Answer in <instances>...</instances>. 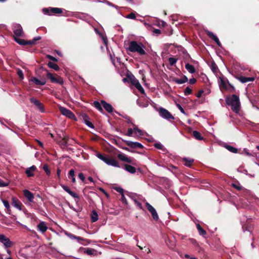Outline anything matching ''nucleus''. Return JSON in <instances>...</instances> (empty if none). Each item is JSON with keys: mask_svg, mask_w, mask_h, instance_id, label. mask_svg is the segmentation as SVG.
I'll return each mask as SVG.
<instances>
[{"mask_svg": "<svg viewBox=\"0 0 259 259\" xmlns=\"http://www.w3.org/2000/svg\"><path fill=\"white\" fill-rule=\"evenodd\" d=\"M43 169L46 172L47 175L50 176L51 174V172L49 169L48 166L47 164H45L43 166Z\"/></svg>", "mask_w": 259, "mask_h": 259, "instance_id": "nucleus-44", "label": "nucleus"}, {"mask_svg": "<svg viewBox=\"0 0 259 259\" xmlns=\"http://www.w3.org/2000/svg\"><path fill=\"white\" fill-rule=\"evenodd\" d=\"M88 116L86 115H85L84 116V123L88 126H89L91 128H94V126L93 124H92V122H91L90 121H89L88 120Z\"/></svg>", "mask_w": 259, "mask_h": 259, "instance_id": "nucleus-38", "label": "nucleus"}, {"mask_svg": "<svg viewBox=\"0 0 259 259\" xmlns=\"http://www.w3.org/2000/svg\"><path fill=\"white\" fill-rule=\"evenodd\" d=\"M43 12L45 14L51 15L52 14H60L62 12V10L58 8H52L50 9L45 8Z\"/></svg>", "mask_w": 259, "mask_h": 259, "instance_id": "nucleus-7", "label": "nucleus"}, {"mask_svg": "<svg viewBox=\"0 0 259 259\" xmlns=\"http://www.w3.org/2000/svg\"><path fill=\"white\" fill-rule=\"evenodd\" d=\"M84 252L85 253L87 254L88 255H90L95 256V255H97V251L95 249H93V248H86V249H85Z\"/></svg>", "mask_w": 259, "mask_h": 259, "instance_id": "nucleus-25", "label": "nucleus"}, {"mask_svg": "<svg viewBox=\"0 0 259 259\" xmlns=\"http://www.w3.org/2000/svg\"><path fill=\"white\" fill-rule=\"evenodd\" d=\"M196 227L200 235H205L206 234V231L202 229V228L199 224L196 225Z\"/></svg>", "mask_w": 259, "mask_h": 259, "instance_id": "nucleus-34", "label": "nucleus"}, {"mask_svg": "<svg viewBox=\"0 0 259 259\" xmlns=\"http://www.w3.org/2000/svg\"><path fill=\"white\" fill-rule=\"evenodd\" d=\"M183 160L185 162V165L188 167H190L194 161L193 159L187 158H184Z\"/></svg>", "mask_w": 259, "mask_h": 259, "instance_id": "nucleus-35", "label": "nucleus"}, {"mask_svg": "<svg viewBox=\"0 0 259 259\" xmlns=\"http://www.w3.org/2000/svg\"><path fill=\"white\" fill-rule=\"evenodd\" d=\"M225 147L229 151L234 153H237L238 151V150L236 148H235L232 146H230V145H227L225 146Z\"/></svg>", "mask_w": 259, "mask_h": 259, "instance_id": "nucleus-39", "label": "nucleus"}, {"mask_svg": "<svg viewBox=\"0 0 259 259\" xmlns=\"http://www.w3.org/2000/svg\"><path fill=\"white\" fill-rule=\"evenodd\" d=\"M146 207L147 209L150 211L151 212L155 208L148 202H146L145 203Z\"/></svg>", "mask_w": 259, "mask_h": 259, "instance_id": "nucleus-43", "label": "nucleus"}, {"mask_svg": "<svg viewBox=\"0 0 259 259\" xmlns=\"http://www.w3.org/2000/svg\"><path fill=\"white\" fill-rule=\"evenodd\" d=\"M133 134H134V127L133 128H129L127 130L126 135L131 137L133 136Z\"/></svg>", "mask_w": 259, "mask_h": 259, "instance_id": "nucleus-45", "label": "nucleus"}, {"mask_svg": "<svg viewBox=\"0 0 259 259\" xmlns=\"http://www.w3.org/2000/svg\"><path fill=\"white\" fill-rule=\"evenodd\" d=\"M48 65L50 68L54 69L55 70L57 71L59 69V67L57 64L51 62H49L48 63Z\"/></svg>", "mask_w": 259, "mask_h": 259, "instance_id": "nucleus-33", "label": "nucleus"}, {"mask_svg": "<svg viewBox=\"0 0 259 259\" xmlns=\"http://www.w3.org/2000/svg\"><path fill=\"white\" fill-rule=\"evenodd\" d=\"M36 170V167L35 165H32L27 168L25 170V173L27 177H30L34 175V172Z\"/></svg>", "mask_w": 259, "mask_h": 259, "instance_id": "nucleus-15", "label": "nucleus"}, {"mask_svg": "<svg viewBox=\"0 0 259 259\" xmlns=\"http://www.w3.org/2000/svg\"><path fill=\"white\" fill-rule=\"evenodd\" d=\"M138 105L142 108L147 107L148 106V103L147 102L141 101L140 100H137Z\"/></svg>", "mask_w": 259, "mask_h": 259, "instance_id": "nucleus-36", "label": "nucleus"}, {"mask_svg": "<svg viewBox=\"0 0 259 259\" xmlns=\"http://www.w3.org/2000/svg\"><path fill=\"white\" fill-rule=\"evenodd\" d=\"M96 156L101 160L102 161H104L105 163H107L108 159L109 158V156L107 155H102V154L100 153H98L96 154Z\"/></svg>", "mask_w": 259, "mask_h": 259, "instance_id": "nucleus-26", "label": "nucleus"}, {"mask_svg": "<svg viewBox=\"0 0 259 259\" xmlns=\"http://www.w3.org/2000/svg\"><path fill=\"white\" fill-rule=\"evenodd\" d=\"M207 34L210 38L213 39L219 46H221V44L217 35L213 34L212 32L208 31L207 32Z\"/></svg>", "mask_w": 259, "mask_h": 259, "instance_id": "nucleus-18", "label": "nucleus"}, {"mask_svg": "<svg viewBox=\"0 0 259 259\" xmlns=\"http://www.w3.org/2000/svg\"><path fill=\"white\" fill-rule=\"evenodd\" d=\"M3 203L6 208H7L8 209L10 208V204L7 200H3Z\"/></svg>", "mask_w": 259, "mask_h": 259, "instance_id": "nucleus-51", "label": "nucleus"}, {"mask_svg": "<svg viewBox=\"0 0 259 259\" xmlns=\"http://www.w3.org/2000/svg\"><path fill=\"white\" fill-rule=\"evenodd\" d=\"M17 74L20 78H21V79L23 78V73L22 71H21V70H18Z\"/></svg>", "mask_w": 259, "mask_h": 259, "instance_id": "nucleus-54", "label": "nucleus"}, {"mask_svg": "<svg viewBox=\"0 0 259 259\" xmlns=\"http://www.w3.org/2000/svg\"><path fill=\"white\" fill-rule=\"evenodd\" d=\"M0 242L4 244L5 248L11 247L13 245V242L4 234H0Z\"/></svg>", "mask_w": 259, "mask_h": 259, "instance_id": "nucleus-5", "label": "nucleus"}, {"mask_svg": "<svg viewBox=\"0 0 259 259\" xmlns=\"http://www.w3.org/2000/svg\"><path fill=\"white\" fill-rule=\"evenodd\" d=\"M193 136L194 137L198 140H203V137L201 136V134L198 132V131H194L193 132Z\"/></svg>", "mask_w": 259, "mask_h": 259, "instance_id": "nucleus-31", "label": "nucleus"}, {"mask_svg": "<svg viewBox=\"0 0 259 259\" xmlns=\"http://www.w3.org/2000/svg\"><path fill=\"white\" fill-rule=\"evenodd\" d=\"M46 57L47 58H48L49 59L52 60V61H53L54 62H57L58 61V59L55 57H54L53 56L50 55H47L46 56Z\"/></svg>", "mask_w": 259, "mask_h": 259, "instance_id": "nucleus-49", "label": "nucleus"}, {"mask_svg": "<svg viewBox=\"0 0 259 259\" xmlns=\"http://www.w3.org/2000/svg\"><path fill=\"white\" fill-rule=\"evenodd\" d=\"M13 32L15 37H20L23 35V29L22 26L18 24H15L13 28Z\"/></svg>", "mask_w": 259, "mask_h": 259, "instance_id": "nucleus-10", "label": "nucleus"}, {"mask_svg": "<svg viewBox=\"0 0 259 259\" xmlns=\"http://www.w3.org/2000/svg\"><path fill=\"white\" fill-rule=\"evenodd\" d=\"M8 185V183L4 182L3 181L0 180V187H6Z\"/></svg>", "mask_w": 259, "mask_h": 259, "instance_id": "nucleus-55", "label": "nucleus"}, {"mask_svg": "<svg viewBox=\"0 0 259 259\" xmlns=\"http://www.w3.org/2000/svg\"><path fill=\"white\" fill-rule=\"evenodd\" d=\"M47 77L50 79L51 81L54 83H57L60 84H62L63 83V78L61 77H56L53 74L51 73L48 72Z\"/></svg>", "mask_w": 259, "mask_h": 259, "instance_id": "nucleus-9", "label": "nucleus"}, {"mask_svg": "<svg viewBox=\"0 0 259 259\" xmlns=\"http://www.w3.org/2000/svg\"><path fill=\"white\" fill-rule=\"evenodd\" d=\"M61 187L63 189L67 192L69 195H70L72 197L75 199H79V196L75 192L72 191L68 186H66L64 185H61Z\"/></svg>", "mask_w": 259, "mask_h": 259, "instance_id": "nucleus-12", "label": "nucleus"}, {"mask_svg": "<svg viewBox=\"0 0 259 259\" xmlns=\"http://www.w3.org/2000/svg\"><path fill=\"white\" fill-rule=\"evenodd\" d=\"M68 139H69V138L68 137H64L63 138V139L62 140V145L66 146L67 145V142H68Z\"/></svg>", "mask_w": 259, "mask_h": 259, "instance_id": "nucleus-48", "label": "nucleus"}, {"mask_svg": "<svg viewBox=\"0 0 259 259\" xmlns=\"http://www.w3.org/2000/svg\"><path fill=\"white\" fill-rule=\"evenodd\" d=\"M117 157L121 161H125L133 164H136V160L128 157L124 154L120 153L117 155Z\"/></svg>", "mask_w": 259, "mask_h": 259, "instance_id": "nucleus-8", "label": "nucleus"}, {"mask_svg": "<svg viewBox=\"0 0 259 259\" xmlns=\"http://www.w3.org/2000/svg\"><path fill=\"white\" fill-rule=\"evenodd\" d=\"M115 190L119 193H121L122 194H123V190L122 188L120 187H117L115 188Z\"/></svg>", "mask_w": 259, "mask_h": 259, "instance_id": "nucleus-58", "label": "nucleus"}, {"mask_svg": "<svg viewBox=\"0 0 259 259\" xmlns=\"http://www.w3.org/2000/svg\"><path fill=\"white\" fill-rule=\"evenodd\" d=\"M91 219L92 222H96L98 220V214L96 211L93 210L92 212Z\"/></svg>", "mask_w": 259, "mask_h": 259, "instance_id": "nucleus-30", "label": "nucleus"}, {"mask_svg": "<svg viewBox=\"0 0 259 259\" xmlns=\"http://www.w3.org/2000/svg\"><path fill=\"white\" fill-rule=\"evenodd\" d=\"M134 135L135 136H141L143 135V132L136 126L134 127Z\"/></svg>", "mask_w": 259, "mask_h": 259, "instance_id": "nucleus-37", "label": "nucleus"}, {"mask_svg": "<svg viewBox=\"0 0 259 259\" xmlns=\"http://www.w3.org/2000/svg\"><path fill=\"white\" fill-rule=\"evenodd\" d=\"M37 227L38 230L42 233L46 232L48 229V227L44 222H41L38 225H37Z\"/></svg>", "mask_w": 259, "mask_h": 259, "instance_id": "nucleus-20", "label": "nucleus"}, {"mask_svg": "<svg viewBox=\"0 0 259 259\" xmlns=\"http://www.w3.org/2000/svg\"><path fill=\"white\" fill-rule=\"evenodd\" d=\"M124 169L131 174H135L136 171V169L133 166L129 164H124Z\"/></svg>", "mask_w": 259, "mask_h": 259, "instance_id": "nucleus-23", "label": "nucleus"}, {"mask_svg": "<svg viewBox=\"0 0 259 259\" xmlns=\"http://www.w3.org/2000/svg\"><path fill=\"white\" fill-rule=\"evenodd\" d=\"M37 142L40 147H43V144L42 142H41L39 140H37Z\"/></svg>", "mask_w": 259, "mask_h": 259, "instance_id": "nucleus-64", "label": "nucleus"}, {"mask_svg": "<svg viewBox=\"0 0 259 259\" xmlns=\"http://www.w3.org/2000/svg\"><path fill=\"white\" fill-rule=\"evenodd\" d=\"M125 18L127 19H136V15L134 13H131L128 15L126 16Z\"/></svg>", "mask_w": 259, "mask_h": 259, "instance_id": "nucleus-46", "label": "nucleus"}, {"mask_svg": "<svg viewBox=\"0 0 259 259\" xmlns=\"http://www.w3.org/2000/svg\"><path fill=\"white\" fill-rule=\"evenodd\" d=\"M226 103L231 107V109L236 113H239L240 109V102L238 96L232 95L226 99Z\"/></svg>", "mask_w": 259, "mask_h": 259, "instance_id": "nucleus-1", "label": "nucleus"}, {"mask_svg": "<svg viewBox=\"0 0 259 259\" xmlns=\"http://www.w3.org/2000/svg\"><path fill=\"white\" fill-rule=\"evenodd\" d=\"M153 219L155 221H157L159 219L158 215L157 213V211L155 209H154L152 211L150 212Z\"/></svg>", "mask_w": 259, "mask_h": 259, "instance_id": "nucleus-40", "label": "nucleus"}, {"mask_svg": "<svg viewBox=\"0 0 259 259\" xmlns=\"http://www.w3.org/2000/svg\"><path fill=\"white\" fill-rule=\"evenodd\" d=\"M188 81V78L186 76H184L182 78L176 79L175 82L178 84H183Z\"/></svg>", "mask_w": 259, "mask_h": 259, "instance_id": "nucleus-29", "label": "nucleus"}, {"mask_svg": "<svg viewBox=\"0 0 259 259\" xmlns=\"http://www.w3.org/2000/svg\"><path fill=\"white\" fill-rule=\"evenodd\" d=\"M108 165H111L114 167H119L118 162L114 159L109 157L107 162L106 163Z\"/></svg>", "mask_w": 259, "mask_h": 259, "instance_id": "nucleus-21", "label": "nucleus"}, {"mask_svg": "<svg viewBox=\"0 0 259 259\" xmlns=\"http://www.w3.org/2000/svg\"><path fill=\"white\" fill-rule=\"evenodd\" d=\"M191 92H192V90L190 88H189V87H187L185 89L184 93H185V95H187L190 94L191 93Z\"/></svg>", "mask_w": 259, "mask_h": 259, "instance_id": "nucleus-50", "label": "nucleus"}, {"mask_svg": "<svg viewBox=\"0 0 259 259\" xmlns=\"http://www.w3.org/2000/svg\"><path fill=\"white\" fill-rule=\"evenodd\" d=\"M121 199V201L123 202V203H124L125 204H127L126 199L125 198L123 194H122Z\"/></svg>", "mask_w": 259, "mask_h": 259, "instance_id": "nucleus-57", "label": "nucleus"}, {"mask_svg": "<svg viewBox=\"0 0 259 259\" xmlns=\"http://www.w3.org/2000/svg\"><path fill=\"white\" fill-rule=\"evenodd\" d=\"M157 111L159 115L163 119H165L169 121H171V120H174L175 117L174 116L165 108L160 107Z\"/></svg>", "mask_w": 259, "mask_h": 259, "instance_id": "nucleus-3", "label": "nucleus"}, {"mask_svg": "<svg viewBox=\"0 0 259 259\" xmlns=\"http://www.w3.org/2000/svg\"><path fill=\"white\" fill-rule=\"evenodd\" d=\"M101 104L108 112L111 113L113 111V107L111 104L103 100L101 101Z\"/></svg>", "mask_w": 259, "mask_h": 259, "instance_id": "nucleus-17", "label": "nucleus"}, {"mask_svg": "<svg viewBox=\"0 0 259 259\" xmlns=\"http://www.w3.org/2000/svg\"><path fill=\"white\" fill-rule=\"evenodd\" d=\"M185 68L190 73H194L196 71L195 67L192 65H191L189 63H187L185 65Z\"/></svg>", "mask_w": 259, "mask_h": 259, "instance_id": "nucleus-27", "label": "nucleus"}, {"mask_svg": "<svg viewBox=\"0 0 259 259\" xmlns=\"http://www.w3.org/2000/svg\"><path fill=\"white\" fill-rule=\"evenodd\" d=\"M94 106L100 112H103V109H102V104L101 103H100V102H99L98 101H94Z\"/></svg>", "mask_w": 259, "mask_h": 259, "instance_id": "nucleus-32", "label": "nucleus"}, {"mask_svg": "<svg viewBox=\"0 0 259 259\" xmlns=\"http://www.w3.org/2000/svg\"><path fill=\"white\" fill-rule=\"evenodd\" d=\"M127 50L133 53H137L140 55H144L146 54L145 46L141 42L133 40L129 42Z\"/></svg>", "mask_w": 259, "mask_h": 259, "instance_id": "nucleus-2", "label": "nucleus"}, {"mask_svg": "<svg viewBox=\"0 0 259 259\" xmlns=\"http://www.w3.org/2000/svg\"><path fill=\"white\" fill-rule=\"evenodd\" d=\"M233 186L235 188H236V189H238V190H241V189H242V187H241V186H237V185H235V184H233Z\"/></svg>", "mask_w": 259, "mask_h": 259, "instance_id": "nucleus-61", "label": "nucleus"}, {"mask_svg": "<svg viewBox=\"0 0 259 259\" xmlns=\"http://www.w3.org/2000/svg\"><path fill=\"white\" fill-rule=\"evenodd\" d=\"M133 200L134 201V203L140 209H143V207H142V204L139 202L137 200H136V199H133Z\"/></svg>", "mask_w": 259, "mask_h": 259, "instance_id": "nucleus-47", "label": "nucleus"}, {"mask_svg": "<svg viewBox=\"0 0 259 259\" xmlns=\"http://www.w3.org/2000/svg\"><path fill=\"white\" fill-rule=\"evenodd\" d=\"M153 32L156 33V34H159L160 33V30L158 29H155L154 30H153Z\"/></svg>", "mask_w": 259, "mask_h": 259, "instance_id": "nucleus-63", "label": "nucleus"}, {"mask_svg": "<svg viewBox=\"0 0 259 259\" xmlns=\"http://www.w3.org/2000/svg\"><path fill=\"white\" fill-rule=\"evenodd\" d=\"M23 193L25 197L30 202H32L33 201L34 199V195L32 193L28 190H23Z\"/></svg>", "mask_w": 259, "mask_h": 259, "instance_id": "nucleus-16", "label": "nucleus"}, {"mask_svg": "<svg viewBox=\"0 0 259 259\" xmlns=\"http://www.w3.org/2000/svg\"><path fill=\"white\" fill-rule=\"evenodd\" d=\"M207 34L210 38L213 39L219 46H221V44L217 35L213 34L212 32L208 31L207 32Z\"/></svg>", "mask_w": 259, "mask_h": 259, "instance_id": "nucleus-19", "label": "nucleus"}, {"mask_svg": "<svg viewBox=\"0 0 259 259\" xmlns=\"http://www.w3.org/2000/svg\"><path fill=\"white\" fill-rule=\"evenodd\" d=\"M15 41L19 45H29V41H26L24 39L16 38V37H14Z\"/></svg>", "mask_w": 259, "mask_h": 259, "instance_id": "nucleus-28", "label": "nucleus"}, {"mask_svg": "<svg viewBox=\"0 0 259 259\" xmlns=\"http://www.w3.org/2000/svg\"><path fill=\"white\" fill-rule=\"evenodd\" d=\"M203 93V91L202 90L199 91L198 93V94H197V97L198 98H200L201 96V95H202Z\"/></svg>", "mask_w": 259, "mask_h": 259, "instance_id": "nucleus-62", "label": "nucleus"}, {"mask_svg": "<svg viewBox=\"0 0 259 259\" xmlns=\"http://www.w3.org/2000/svg\"><path fill=\"white\" fill-rule=\"evenodd\" d=\"M177 106L182 113L185 114V112L184 109L182 108V107L180 104H178L177 105Z\"/></svg>", "mask_w": 259, "mask_h": 259, "instance_id": "nucleus-56", "label": "nucleus"}, {"mask_svg": "<svg viewBox=\"0 0 259 259\" xmlns=\"http://www.w3.org/2000/svg\"><path fill=\"white\" fill-rule=\"evenodd\" d=\"M12 205L20 210L22 209V203L15 198L12 199Z\"/></svg>", "mask_w": 259, "mask_h": 259, "instance_id": "nucleus-22", "label": "nucleus"}, {"mask_svg": "<svg viewBox=\"0 0 259 259\" xmlns=\"http://www.w3.org/2000/svg\"><path fill=\"white\" fill-rule=\"evenodd\" d=\"M130 80L132 84L134 85L140 93L142 94H144L145 93L143 88L142 87L138 79H137L134 76H133L130 78Z\"/></svg>", "mask_w": 259, "mask_h": 259, "instance_id": "nucleus-6", "label": "nucleus"}, {"mask_svg": "<svg viewBox=\"0 0 259 259\" xmlns=\"http://www.w3.org/2000/svg\"><path fill=\"white\" fill-rule=\"evenodd\" d=\"M178 61V59L174 57H169L168 59V61L170 65L172 66Z\"/></svg>", "mask_w": 259, "mask_h": 259, "instance_id": "nucleus-41", "label": "nucleus"}, {"mask_svg": "<svg viewBox=\"0 0 259 259\" xmlns=\"http://www.w3.org/2000/svg\"><path fill=\"white\" fill-rule=\"evenodd\" d=\"M78 178L82 181L83 182L85 180V177L84 176V175L80 172L78 174Z\"/></svg>", "mask_w": 259, "mask_h": 259, "instance_id": "nucleus-53", "label": "nucleus"}, {"mask_svg": "<svg viewBox=\"0 0 259 259\" xmlns=\"http://www.w3.org/2000/svg\"><path fill=\"white\" fill-rule=\"evenodd\" d=\"M196 82V79L194 78H191L189 80V82L191 84H194Z\"/></svg>", "mask_w": 259, "mask_h": 259, "instance_id": "nucleus-60", "label": "nucleus"}, {"mask_svg": "<svg viewBox=\"0 0 259 259\" xmlns=\"http://www.w3.org/2000/svg\"><path fill=\"white\" fill-rule=\"evenodd\" d=\"M41 39V37L40 36L35 37L32 40L29 41V45H33L35 44L36 40H40Z\"/></svg>", "mask_w": 259, "mask_h": 259, "instance_id": "nucleus-42", "label": "nucleus"}, {"mask_svg": "<svg viewBox=\"0 0 259 259\" xmlns=\"http://www.w3.org/2000/svg\"><path fill=\"white\" fill-rule=\"evenodd\" d=\"M154 146L155 148L159 149H162L163 148V146L161 143H155Z\"/></svg>", "mask_w": 259, "mask_h": 259, "instance_id": "nucleus-52", "label": "nucleus"}, {"mask_svg": "<svg viewBox=\"0 0 259 259\" xmlns=\"http://www.w3.org/2000/svg\"><path fill=\"white\" fill-rule=\"evenodd\" d=\"M126 144L132 148H143V146L141 143L137 142H134L130 141H127L126 142Z\"/></svg>", "mask_w": 259, "mask_h": 259, "instance_id": "nucleus-14", "label": "nucleus"}, {"mask_svg": "<svg viewBox=\"0 0 259 259\" xmlns=\"http://www.w3.org/2000/svg\"><path fill=\"white\" fill-rule=\"evenodd\" d=\"M236 78L242 83H246L247 82L253 81L254 80V77H245L243 76H236Z\"/></svg>", "mask_w": 259, "mask_h": 259, "instance_id": "nucleus-13", "label": "nucleus"}, {"mask_svg": "<svg viewBox=\"0 0 259 259\" xmlns=\"http://www.w3.org/2000/svg\"><path fill=\"white\" fill-rule=\"evenodd\" d=\"M59 109L62 115L70 119L75 118L74 114L71 110L62 106L59 107Z\"/></svg>", "mask_w": 259, "mask_h": 259, "instance_id": "nucleus-4", "label": "nucleus"}, {"mask_svg": "<svg viewBox=\"0 0 259 259\" xmlns=\"http://www.w3.org/2000/svg\"><path fill=\"white\" fill-rule=\"evenodd\" d=\"M30 102L36 106L37 108L41 112H44L45 110L42 104L38 100L34 98H32L30 99Z\"/></svg>", "mask_w": 259, "mask_h": 259, "instance_id": "nucleus-11", "label": "nucleus"}, {"mask_svg": "<svg viewBox=\"0 0 259 259\" xmlns=\"http://www.w3.org/2000/svg\"><path fill=\"white\" fill-rule=\"evenodd\" d=\"M31 80L37 85H45L46 82L45 79L39 80L36 77H32Z\"/></svg>", "mask_w": 259, "mask_h": 259, "instance_id": "nucleus-24", "label": "nucleus"}, {"mask_svg": "<svg viewBox=\"0 0 259 259\" xmlns=\"http://www.w3.org/2000/svg\"><path fill=\"white\" fill-rule=\"evenodd\" d=\"M69 175L71 177H74V170L73 169H71L69 172Z\"/></svg>", "mask_w": 259, "mask_h": 259, "instance_id": "nucleus-59", "label": "nucleus"}]
</instances>
